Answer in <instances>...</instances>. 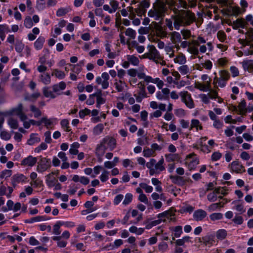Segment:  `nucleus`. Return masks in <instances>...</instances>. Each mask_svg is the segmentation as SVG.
<instances>
[{
	"instance_id": "35",
	"label": "nucleus",
	"mask_w": 253,
	"mask_h": 253,
	"mask_svg": "<svg viewBox=\"0 0 253 253\" xmlns=\"http://www.w3.org/2000/svg\"><path fill=\"white\" fill-rule=\"evenodd\" d=\"M114 85L115 88L119 92L123 91L125 87L126 86V84L121 80L119 81L116 80Z\"/></svg>"
},
{
	"instance_id": "36",
	"label": "nucleus",
	"mask_w": 253,
	"mask_h": 253,
	"mask_svg": "<svg viewBox=\"0 0 253 253\" xmlns=\"http://www.w3.org/2000/svg\"><path fill=\"white\" fill-rule=\"evenodd\" d=\"M233 24L234 26L236 27L237 28H244L248 25V23L246 22V20L242 18L236 19L235 21L233 22Z\"/></svg>"
},
{
	"instance_id": "37",
	"label": "nucleus",
	"mask_w": 253,
	"mask_h": 253,
	"mask_svg": "<svg viewBox=\"0 0 253 253\" xmlns=\"http://www.w3.org/2000/svg\"><path fill=\"white\" fill-rule=\"evenodd\" d=\"M238 110L240 113V114L243 115L245 114L247 112L246 109V103L245 100H242L238 106V108L237 107H235V110Z\"/></svg>"
},
{
	"instance_id": "9",
	"label": "nucleus",
	"mask_w": 253,
	"mask_h": 253,
	"mask_svg": "<svg viewBox=\"0 0 253 253\" xmlns=\"http://www.w3.org/2000/svg\"><path fill=\"white\" fill-rule=\"evenodd\" d=\"M109 75L107 72H103L101 76L96 78L95 82L98 84H101L103 89H106L109 87Z\"/></svg>"
},
{
	"instance_id": "11",
	"label": "nucleus",
	"mask_w": 253,
	"mask_h": 253,
	"mask_svg": "<svg viewBox=\"0 0 253 253\" xmlns=\"http://www.w3.org/2000/svg\"><path fill=\"white\" fill-rule=\"evenodd\" d=\"M13 115L18 116L19 119L21 118L22 115H26L23 112V106L22 103H19L17 106L5 112V115L11 116Z\"/></svg>"
},
{
	"instance_id": "1",
	"label": "nucleus",
	"mask_w": 253,
	"mask_h": 253,
	"mask_svg": "<svg viewBox=\"0 0 253 253\" xmlns=\"http://www.w3.org/2000/svg\"><path fill=\"white\" fill-rule=\"evenodd\" d=\"M173 25L176 30L180 26L189 25L194 20V14L186 11H180L172 16Z\"/></svg>"
},
{
	"instance_id": "20",
	"label": "nucleus",
	"mask_w": 253,
	"mask_h": 253,
	"mask_svg": "<svg viewBox=\"0 0 253 253\" xmlns=\"http://www.w3.org/2000/svg\"><path fill=\"white\" fill-rule=\"evenodd\" d=\"M203 126L201 122L197 119H193L191 121L189 130L195 129L196 131L203 129Z\"/></svg>"
},
{
	"instance_id": "10",
	"label": "nucleus",
	"mask_w": 253,
	"mask_h": 253,
	"mask_svg": "<svg viewBox=\"0 0 253 253\" xmlns=\"http://www.w3.org/2000/svg\"><path fill=\"white\" fill-rule=\"evenodd\" d=\"M179 95L181 97L182 101L185 104L187 107L190 109H192L194 107V104L191 95L187 91H181Z\"/></svg>"
},
{
	"instance_id": "13",
	"label": "nucleus",
	"mask_w": 253,
	"mask_h": 253,
	"mask_svg": "<svg viewBox=\"0 0 253 253\" xmlns=\"http://www.w3.org/2000/svg\"><path fill=\"white\" fill-rule=\"evenodd\" d=\"M27 179V177L23 174L17 173L12 176L11 183L12 185L15 187L18 183L26 182Z\"/></svg>"
},
{
	"instance_id": "6",
	"label": "nucleus",
	"mask_w": 253,
	"mask_h": 253,
	"mask_svg": "<svg viewBox=\"0 0 253 253\" xmlns=\"http://www.w3.org/2000/svg\"><path fill=\"white\" fill-rule=\"evenodd\" d=\"M166 8L164 4H158L153 9L149 11L148 14L150 17L154 18L156 20H159L164 16Z\"/></svg>"
},
{
	"instance_id": "47",
	"label": "nucleus",
	"mask_w": 253,
	"mask_h": 253,
	"mask_svg": "<svg viewBox=\"0 0 253 253\" xmlns=\"http://www.w3.org/2000/svg\"><path fill=\"white\" fill-rule=\"evenodd\" d=\"M223 207V204H222L221 202L214 203L208 207V210L209 211H213Z\"/></svg>"
},
{
	"instance_id": "40",
	"label": "nucleus",
	"mask_w": 253,
	"mask_h": 253,
	"mask_svg": "<svg viewBox=\"0 0 253 253\" xmlns=\"http://www.w3.org/2000/svg\"><path fill=\"white\" fill-rule=\"evenodd\" d=\"M41 141V138L38 136L37 134L33 133L31 134L30 137L28 141V144L33 145L35 143H39Z\"/></svg>"
},
{
	"instance_id": "8",
	"label": "nucleus",
	"mask_w": 253,
	"mask_h": 253,
	"mask_svg": "<svg viewBox=\"0 0 253 253\" xmlns=\"http://www.w3.org/2000/svg\"><path fill=\"white\" fill-rule=\"evenodd\" d=\"M51 167V161L49 159L41 158L38 163L37 171L40 173H42Z\"/></svg>"
},
{
	"instance_id": "43",
	"label": "nucleus",
	"mask_w": 253,
	"mask_h": 253,
	"mask_svg": "<svg viewBox=\"0 0 253 253\" xmlns=\"http://www.w3.org/2000/svg\"><path fill=\"white\" fill-rule=\"evenodd\" d=\"M149 83H152L156 84L159 89L162 88L164 85V82H163V81L161 80L159 78H156L155 79H153L152 77H151V79L150 80Z\"/></svg>"
},
{
	"instance_id": "4",
	"label": "nucleus",
	"mask_w": 253,
	"mask_h": 253,
	"mask_svg": "<svg viewBox=\"0 0 253 253\" xmlns=\"http://www.w3.org/2000/svg\"><path fill=\"white\" fill-rule=\"evenodd\" d=\"M239 42L243 45H250V49H245V55L253 54V29L251 28L245 34V39L239 40Z\"/></svg>"
},
{
	"instance_id": "7",
	"label": "nucleus",
	"mask_w": 253,
	"mask_h": 253,
	"mask_svg": "<svg viewBox=\"0 0 253 253\" xmlns=\"http://www.w3.org/2000/svg\"><path fill=\"white\" fill-rule=\"evenodd\" d=\"M199 164V160L194 153L187 155L184 160V165L190 170L194 169Z\"/></svg>"
},
{
	"instance_id": "39",
	"label": "nucleus",
	"mask_w": 253,
	"mask_h": 253,
	"mask_svg": "<svg viewBox=\"0 0 253 253\" xmlns=\"http://www.w3.org/2000/svg\"><path fill=\"white\" fill-rule=\"evenodd\" d=\"M241 64L245 71H249L253 68V61L252 60H244Z\"/></svg>"
},
{
	"instance_id": "59",
	"label": "nucleus",
	"mask_w": 253,
	"mask_h": 253,
	"mask_svg": "<svg viewBox=\"0 0 253 253\" xmlns=\"http://www.w3.org/2000/svg\"><path fill=\"white\" fill-rule=\"evenodd\" d=\"M109 172L106 170H103L101 175L99 176V178L101 182H104L109 179Z\"/></svg>"
},
{
	"instance_id": "17",
	"label": "nucleus",
	"mask_w": 253,
	"mask_h": 253,
	"mask_svg": "<svg viewBox=\"0 0 253 253\" xmlns=\"http://www.w3.org/2000/svg\"><path fill=\"white\" fill-rule=\"evenodd\" d=\"M170 178L174 183L180 186L184 185L186 182L190 180L189 178H184L183 177L178 176H170Z\"/></svg>"
},
{
	"instance_id": "25",
	"label": "nucleus",
	"mask_w": 253,
	"mask_h": 253,
	"mask_svg": "<svg viewBox=\"0 0 253 253\" xmlns=\"http://www.w3.org/2000/svg\"><path fill=\"white\" fill-rule=\"evenodd\" d=\"M46 183L49 187H53L54 184L57 182L55 177L54 176V173L51 172L46 176Z\"/></svg>"
},
{
	"instance_id": "33",
	"label": "nucleus",
	"mask_w": 253,
	"mask_h": 253,
	"mask_svg": "<svg viewBox=\"0 0 253 253\" xmlns=\"http://www.w3.org/2000/svg\"><path fill=\"white\" fill-rule=\"evenodd\" d=\"M80 146V144L78 142H75L70 145L69 153L73 155H77L79 153L78 149Z\"/></svg>"
},
{
	"instance_id": "60",
	"label": "nucleus",
	"mask_w": 253,
	"mask_h": 253,
	"mask_svg": "<svg viewBox=\"0 0 253 253\" xmlns=\"http://www.w3.org/2000/svg\"><path fill=\"white\" fill-rule=\"evenodd\" d=\"M137 76L140 79H143L147 83H149L151 77V76L146 75V74L142 72H137Z\"/></svg>"
},
{
	"instance_id": "54",
	"label": "nucleus",
	"mask_w": 253,
	"mask_h": 253,
	"mask_svg": "<svg viewBox=\"0 0 253 253\" xmlns=\"http://www.w3.org/2000/svg\"><path fill=\"white\" fill-rule=\"evenodd\" d=\"M30 110L34 113V116L35 118H39L42 115L41 110L35 106L32 105L30 106Z\"/></svg>"
},
{
	"instance_id": "45",
	"label": "nucleus",
	"mask_w": 253,
	"mask_h": 253,
	"mask_svg": "<svg viewBox=\"0 0 253 253\" xmlns=\"http://www.w3.org/2000/svg\"><path fill=\"white\" fill-rule=\"evenodd\" d=\"M125 35L128 37L129 40L134 39L136 36V32L132 28H128L125 31Z\"/></svg>"
},
{
	"instance_id": "38",
	"label": "nucleus",
	"mask_w": 253,
	"mask_h": 253,
	"mask_svg": "<svg viewBox=\"0 0 253 253\" xmlns=\"http://www.w3.org/2000/svg\"><path fill=\"white\" fill-rule=\"evenodd\" d=\"M170 39L173 43H176L181 42V35L178 32H173L170 34Z\"/></svg>"
},
{
	"instance_id": "26",
	"label": "nucleus",
	"mask_w": 253,
	"mask_h": 253,
	"mask_svg": "<svg viewBox=\"0 0 253 253\" xmlns=\"http://www.w3.org/2000/svg\"><path fill=\"white\" fill-rule=\"evenodd\" d=\"M232 205H233V209L240 212L241 213L244 212L246 211L243 204L238 200H235L232 202Z\"/></svg>"
},
{
	"instance_id": "55",
	"label": "nucleus",
	"mask_w": 253,
	"mask_h": 253,
	"mask_svg": "<svg viewBox=\"0 0 253 253\" xmlns=\"http://www.w3.org/2000/svg\"><path fill=\"white\" fill-rule=\"evenodd\" d=\"M132 194L130 193H127L126 194L124 201H123V204L125 206H126L129 204L132 200Z\"/></svg>"
},
{
	"instance_id": "51",
	"label": "nucleus",
	"mask_w": 253,
	"mask_h": 253,
	"mask_svg": "<svg viewBox=\"0 0 253 253\" xmlns=\"http://www.w3.org/2000/svg\"><path fill=\"white\" fill-rule=\"evenodd\" d=\"M227 236L226 231L224 229H219L216 233L217 238L220 240L224 239Z\"/></svg>"
},
{
	"instance_id": "15",
	"label": "nucleus",
	"mask_w": 253,
	"mask_h": 253,
	"mask_svg": "<svg viewBox=\"0 0 253 253\" xmlns=\"http://www.w3.org/2000/svg\"><path fill=\"white\" fill-rule=\"evenodd\" d=\"M37 159L32 156H28L24 158L21 163V165L24 167H33L37 163Z\"/></svg>"
},
{
	"instance_id": "21",
	"label": "nucleus",
	"mask_w": 253,
	"mask_h": 253,
	"mask_svg": "<svg viewBox=\"0 0 253 253\" xmlns=\"http://www.w3.org/2000/svg\"><path fill=\"white\" fill-rule=\"evenodd\" d=\"M212 63L211 60H206L198 65L197 69L199 71H202L204 68L208 71H211L212 68Z\"/></svg>"
},
{
	"instance_id": "19",
	"label": "nucleus",
	"mask_w": 253,
	"mask_h": 253,
	"mask_svg": "<svg viewBox=\"0 0 253 253\" xmlns=\"http://www.w3.org/2000/svg\"><path fill=\"white\" fill-rule=\"evenodd\" d=\"M42 92L43 95L46 98L50 99H54L57 96H56V93L54 92V90L52 89H50L49 87L45 86L42 88Z\"/></svg>"
},
{
	"instance_id": "61",
	"label": "nucleus",
	"mask_w": 253,
	"mask_h": 253,
	"mask_svg": "<svg viewBox=\"0 0 253 253\" xmlns=\"http://www.w3.org/2000/svg\"><path fill=\"white\" fill-rule=\"evenodd\" d=\"M139 186L147 193H150L153 191V187L152 186L147 185L146 183H141L139 184Z\"/></svg>"
},
{
	"instance_id": "62",
	"label": "nucleus",
	"mask_w": 253,
	"mask_h": 253,
	"mask_svg": "<svg viewBox=\"0 0 253 253\" xmlns=\"http://www.w3.org/2000/svg\"><path fill=\"white\" fill-rule=\"evenodd\" d=\"M210 218L212 221L220 220L223 218V214L220 212H215L210 215Z\"/></svg>"
},
{
	"instance_id": "53",
	"label": "nucleus",
	"mask_w": 253,
	"mask_h": 253,
	"mask_svg": "<svg viewBox=\"0 0 253 253\" xmlns=\"http://www.w3.org/2000/svg\"><path fill=\"white\" fill-rule=\"evenodd\" d=\"M143 156L146 158L155 156V152L150 148H145L143 151Z\"/></svg>"
},
{
	"instance_id": "5",
	"label": "nucleus",
	"mask_w": 253,
	"mask_h": 253,
	"mask_svg": "<svg viewBox=\"0 0 253 253\" xmlns=\"http://www.w3.org/2000/svg\"><path fill=\"white\" fill-rule=\"evenodd\" d=\"M206 42V40L201 37H198L197 39L193 41V44L199 47V51L201 53H205L208 50L211 51L213 49V46L211 42H208L206 45L202 44Z\"/></svg>"
},
{
	"instance_id": "18",
	"label": "nucleus",
	"mask_w": 253,
	"mask_h": 253,
	"mask_svg": "<svg viewBox=\"0 0 253 253\" xmlns=\"http://www.w3.org/2000/svg\"><path fill=\"white\" fill-rule=\"evenodd\" d=\"M42 121L44 126L47 128H51L57 123V119L55 118H47L46 117L42 118Z\"/></svg>"
},
{
	"instance_id": "63",
	"label": "nucleus",
	"mask_w": 253,
	"mask_h": 253,
	"mask_svg": "<svg viewBox=\"0 0 253 253\" xmlns=\"http://www.w3.org/2000/svg\"><path fill=\"white\" fill-rule=\"evenodd\" d=\"M24 24L27 28H31L33 26V21L30 16H27L26 17L24 20Z\"/></svg>"
},
{
	"instance_id": "58",
	"label": "nucleus",
	"mask_w": 253,
	"mask_h": 253,
	"mask_svg": "<svg viewBox=\"0 0 253 253\" xmlns=\"http://www.w3.org/2000/svg\"><path fill=\"white\" fill-rule=\"evenodd\" d=\"M105 150L104 146L102 143L97 146L96 148V154L97 156H102L105 153Z\"/></svg>"
},
{
	"instance_id": "64",
	"label": "nucleus",
	"mask_w": 253,
	"mask_h": 253,
	"mask_svg": "<svg viewBox=\"0 0 253 253\" xmlns=\"http://www.w3.org/2000/svg\"><path fill=\"white\" fill-rule=\"evenodd\" d=\"M12 174V171L9 169H5L2 171L0 174V177L1 178H7L10 177Z\"/></svg>"
},
{
	"instance_id": "32",
	"label": "nucleus",
	"mask_w": 253,
	"mask_h": 253,
	"mask_svg": "<svg viewBox=\"0 0 253 253\" xmlns=\"http://www.w3.org/2000/svg\"><path fill=\"white\" fill-rule=\"evenodd\" d=\"M126 59L133 66H138L139 63L138 58L134 55H127Z\"/></svg>"
},
{
	"instance_id": "2",
	"label": "nucleus",
	"mask_w": 253,
	"mask_h": 253,
	"mask_svg": "<svg viewBox=\"0 0 253 253\" xmlns=\"http://www.w3.org/2000/svg\"><path fill=\"white\" fill-rule=\"evenodd\" d=\"M146 167L149 170L150 175L159 174L165 169L164 159L163 157L157 162L154 159H151L146 164Z\"/></svg>"
},
{
	"instance_id": "46",
	"label": "nucleus",
	"mask_w": 253,
	"mask_h": 253,
	"mask_svg": "<svg viewBox=\"0 0 253 253\" xmlns=\"http://www.w3.org/2000/svg\"><path fill=\"white\" fill-rule=\"evenodd\" d=\"M9 126L12 129H17L18 127V121L14 118H10L7 120Z\"/></svg>"
},
{
	"instance_id": "44",
	"label": "nucleus",
	"mask_w": 253,
	"mask_h": 253,
	"mask_svg": "<svg viewBox=\"0 0 253 253\" xmlns=\"http://www.w3.org/2000/svg\"><path fill=\"white\" fill-rule=\"evenodd\" d=\"M52 75L60 80L64 79L66 76V74L64 72L58 69H53Z\"/></svg>"
},
{
	"instance_id": "23",
	"label": "nucleus",
	"mask_w": 253,
	"mask_h": 253,
	"mask_svg": "<svg viewBox=\"0 0 253 253\" xmlns=\"http://www.w3.org/2000/svg\"><path fill=\"white\" fill-rule=\"evenodd\" d=\"M157 35L161 38H164L167 37V32L165 29L160 25L156 24L155 26Z\"/></svg>"
},
{
	"instance_id": "22",
	"label": "nucleus",
	"mask_w": 253,
	"mask_h": 253,
	"mask_svg": "<svg viewBox=\"0 0 253 253\" xmlns=\"http://www.w3.org/2000/svg\"><path fill=\"white\" fill-rule=\"evenodd\" d=\"M207 212L205 211L200 209L195 211L193 216L196 221H201L207 216Z\"/></svg>"
},
{
	"instance_id": "28",
	"label": "nucleus",
	"mask_w": 253,
	"mask_h": 253,
	"mask_svg": "<svg viewBox=\"0 0 253 253\" xmlns=\"http://www.w3.org/2000/svg\"><path fill=\"white\" fill-rule=\"evenodd\" d=\"M39 81L45 85L49 84L51 83V78L47 73L41 74L39 76Z\"/></svg>"
},
{
	"instance_id": "57",
	"label": "nucleus",
	"mask_w": 253,
	"mask_h": 253,
	"mask_svg": "<svg viewBox=\"0 0 253 253\" xmlns=\"http://www.w3.org/2000/svg\"><path fill=\"white\" fill-rule=\"evenodd\" d=\"M190 238L189 236H184L181 239L176 240L175 243L177 246H183L186 242L190 241Z\"/></svg>"
},
{
	"instance_id": "49",
	"label": "nucleus",
	"mask_w": 253,
	"mask_h": 253,
	"mask_svg": "<svg viewBox=\"0 0 253 253\" xmlns=\"http://www.w3.org/2000/svg\"><path fill=\"white\" fill-rule=\"evenodd\" d=\"M197 45L193 44L192 45L188 46L187 50L194 55H197L199 53V49Z\"/></svg>"
},
{
	"instance_id": "3",
	"label": "nucleus",
	"mask_w": 253,
	"mask_h": 253,
	"mask_svg": "<svg viewBox=\"0 0 253 253\" xmlns=\"http://www.w3.org/2000/svg\"><path fill=\"white\" fill-rule=\"evenodd\" d=\"M143 56L145 58L153 60L156 64H160L162 66L166 65L163 56L160 54L159 51L154 46H151L149 51L145 53Z\"/></svg>"
},
{
	"instance_id": "34",
	"label": "nucleus",
	"mask_w": 253,
	"mask_h": 253,
	"mask_svg": "<svg viewBox=\"0 0 253 253\" xmlns=\"http://www.w3.org/2000/svg\"><path fill=\"white\" fill-rule=\"evenodd\" d=\"M104 129V125L102 124H98L93 127V134L95 136L99 135L102 133Z\"/></svg>"
},
{
	"instance_id": "27",
	"label": "nucleus",
	"mask_w": 253,
	"mask_h": 253,
	"mask_svg": "<svg viewBox=\"0 0 253 253\" xmlns=\"http://www.w3.org/2000/svg\"><path fill=\"white\" fill-rule=\"evenodd\" d=\"M50 219V218H46L45 216H37L30 219H26L25 222L27 223H33L34 222L46 221Z\"/></svg>"
},
{
	"instance_id": "56",
	"label": "nucleus",
	"mask_w": 253,
	"mask_h": 253,
	"mask_svg": "<svg viewBox=\"0 0 253 253\" xmlns=\"http://www.w3.org/2000/svg\"><path fill=\"white\" fill-rule=\"evenodd\" d=\"M27 116L26 115H22L20 119V121L23 122V126L25 128H29L30 126V123L29 120H27Z\"/></svg>"
},
{
	"instance_id": "50",
	"label": "nucleus",
	"mask_w": 253,
	"mask_h": 253,
	"mask_svg": "<svg viewBox=\"0 0 253 253\" xmlns=\"http://www.w3.org/2000/svg\"><path fill=\"white\" fill-rule=\"evenodd\" d=\"M166 53L168 55L169 58L174 57V46L173 45H167L165 47Z\"/></svg>"
},
{
	"instance_id": "41",
	"label": "nucleus",
	"mask_w": 253,
	"mask_h": 253,
	"mask_svg": "<svg viewBox=\"0 0 253 253\" xmlns=\"http://www.w3.org/2000/svg\"><path fill=\"white\" fill-rule=\"evenodd\" d=\"M104 142H107V144L109 147L110 150L114 149L116 145V140L112 137H106L103 140Z\"/></svg>"
},
{
	"instance_id": "30",
	"label": "nucleus",
	"mask_w": 253,
	"mask_h": 253,
	"mask_svg": "<svg viewBox=\"0 0 253 253\" xmlns=\"http://www.w3.org/2000/svg\"><path fill=\"white\" fill-rule=\"evenodd\" d=\"M166 160L168 162L177 161L180 159V156L178 154L170 153L165 155Z\"/></svg>"
},
{
	"instance_id": "48",
	"label": "nucleus",
	"mask_w": 253,
	"mask_h": 253,
	"mask_svg": "<svg viewBox=\"0 0 253 253\" xmlns=\"http://www.w3.org/2000/svg\"><path fill=\"white\" fill-rule=\"evenodd\" d=\"M60 125L61 127L67 132H69L71 131L70 127L69 126V122L67 119H63L61 121Z\"/></svg>"
},
{
	"instance_id": "12",
	"label": "nucleus",
	"mask_w": 253,
	"mask_h": 253,
	"mask_svg": "<svg viewBox=\"0 0 253 253\" xmlns=\"http://www.w3.org/2000/svg\"><path fill=\"white\" fill-rule=\"evenodd\" d=\"M218 86L224 87L226 84V82L229 78V73L225 70H221L219 72Z\"/></svg>"
},
{
	"instance_id": "14",
	"label": "nucleus",
	"mask_w": 253,
	"mask_h": 253,
	"mask_svg": "<svg viewBox=\"0 0 253 253\" xmlns=\"http://www.w3.org/2000/svg\"><path fill=\"white\" fill-rule=\"evenodd\" d=\"M230 169L232 171L236 173H242L245 171V167L237 161L232 162L230 165Z\"/></svg>"
},
{
	"instance_id": "52",
	"label": "nucleus",
	"mask_w": 253,
	"mask_h": 253,
	"mask_svg": "<svg viewBox=\"0 0 253 253\" xmlns=\"http://www.w3.org/2000/svg\"><path fill=\"white\" fill-rule=\"evenodd\" d=\"M138 87L139 88V96L142 97H146L145 87L144 84L139 83L137 84Z\"/></svg>"
},
{
	"instance_id": "31",
	"label": "nucleus",
	"mask_w": 253,
	"mask_h": 253,
	"mask_svg": "<svg viewBox=\"0 0 253 253\" xmlns=\"http://www.w3.org/2000/svg\"><path fill=\"white\" fill-rule=\"evenodd\" d=\"M173 60L175 63H177L181 65L185 64L187 61L186 56L182 53H180L177 55Z\"/></svg>"
},
{
	"instance_id": "24",
	"label": "nucleus",
	"mask_w": 253,
	"mask_h": 253,
	"mask_svg": "<svg viewBox=\"0 0 253 253\" xmlns=\"http://www.w3.org/2000/svg\"><path fill=\"white\" fill-rule=\"evenodd\" d=\"M177 70L182 75H189L192 71L191 68L185 64L180 66Z\"/></svg>"
},
{
	"instance_id": "29",
	"label": "nucleus",
	"mask_w": 253,
	"mask_h": 253,
	"mask_svg": "<svg viewBox=\"0 0 253 253\" xmlns=\"http://www.w3.org/2000/svg\"><path fill=\"white\" fill-rule=\"evenodd\" d=\"M45 42V39L44 37L40 36L35 42L34 46L35 48L39 50L42 49L43 44Z\"/></svg>"
},
{
	"instance_id": "42",
	"label": "nucleus",
	"mask_w": 253,
	"mask_h": 253,
	"mask_svg": "<svg viewBox=\"0 0 253 253\" xmlns=\"http://www.w3.org/2000/svg\"><path fill=\"white\" fill-rule=\"evenodd\" d=\"M172 216L171 213L169 211H166L157 215V217L162 219V222H164L166 218H169Z\"/></svg>"
},
{
	"instance_id": "16",
	"label": "nucleus",
	"mask_w": 253,
	"mask_h": 253,
	"mask_svg": "<svg viewBox=\"0 0 253 253\" xmlns=\"http://www.w3.org/2000/svg\"><path fill=\"white\" fill-rule=\"evenodd\" d=\"M66 84L64 82H60L58 84H54L52 86V89L54 90V92L56 93V96L61 95L62 93L60 92L61 90H63L66 88Z\"/></svg>"
}]
</instances>
